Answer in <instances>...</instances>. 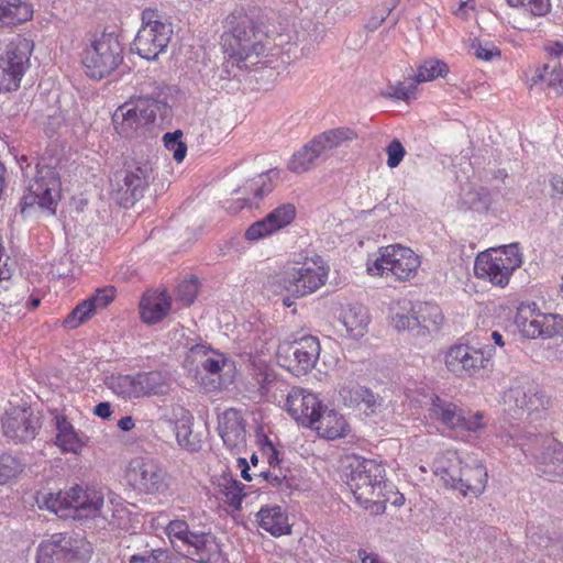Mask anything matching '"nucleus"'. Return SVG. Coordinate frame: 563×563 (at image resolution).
<instances>
[{
  "instance_id": "obj_36",
  "label": "nucleus",
  "mask_w": 563,
  "mask_h": 563,
  "mask_svg": "<svg viewBox=\"0 0 563 563\" xmlns=\"http://www.w3.org/2000/svg\"><path fill=\"white\" fill-rule=\"evenodd\" d=\"M319 158H325L318 141L313 137L299 151H297L288 162V169L295 174H302L312 168Z\"/></svg>"
},
{
  "instance_id": "obj_38",
  "label": "nucleus",
  "mask_w": 563,
  "mask_h": 563,
  "mask_svg": "<svg viewBox=\"0 0 563 563\" xmlns=\"http://www.w3.org/2000/svg\"><path fill=\"white\" fill-rule=\"evenodd\" d=\"M258 525L272 536L278 537L290 531L286 515L279 506H266L257 514Z\"/></svg>"
},
{
  "instance_id": "obj_13",
  "label": "nucleus",
  "mask_w": 563,
  "mask_h": 563,
  "mask_svg": "<svg viewBox=\"0 0 563 563\" xmlns=\"http://www.w3.org/2000/svg\"><path fill=\"white\" fill-rule=\"evenodd\" d=\"M503 399L506 409L515 417L531 415L550 406L549 397L527 377L512 379Z\"/></svg>"
},
{
  "instance_id": "obj_40",
  "label": "nucleus",
  "mask_w": 563,
  "mask_h": 563,
  "mask_svg": "<svg viewBox=\"0 0 563 563\" xmlns=\"http://www.w3.org/2000/svg\"><path fill=\"white\" fill-rule=\"evenodd\" d=\"M68 496L69 489L58 493L41 490L37 492L35 500L41 509L54 512L60 518H67L71 516Z\"/></svg>"
},
{
  "instance_id": "obj_51",
  "label": "nucleus",
  "mask_w": 563,
  "mask_h": 563,
  "mask_svg": "<svg viewBox=\"0 0 563 563\" xmlns=\"http://www.w3.org/2000/svg\"><path fill=\"white\" fill-rule=\"evenodd\" d=\"M23 471V464L11 455L0 456V485L8 484Z\"/></svg>"
},
{
  "instance_id": "obj_37",
  "label": "nucleus",
  "mask_w": 563,
  "mask_h": 563,
  "mask_svg": "<svg viewBox=\"0 0 563 563\" xmlns=\"http://www.w3.org/2000/svg\"><path fill=\"white\" fill-rule=\"evenodd\" d=\"M521 333L528 339L553 338L559 333L558 317L555 314L536 312Z\"/></svg>"
},
{
  "instance_id": "obj_44",
  "label": "nucleus",
  "mask_w": 563,
  "mask_h": 563,
  "mask_svg": "<svg viewBox=\"0 0 563 563\" xmlns=\"http://www.w3.org/2000/svg\"><path fill=\"white\" fill-rule=\"evenodd\" d=\"M218 494L221 499L234 509H240L243 497L244 486L230 475H223L218 482Z\"/></svg>"
},
{
  "instance_id": "obj_47",
  "label": "nucleus",
  "mask_w": 563,
  "mask_h": 563,
  "mask_svg": "<svg viewBox=\"0 0 563 563\" xmlns=\"http://www.w3.org/2000/svg\"><path fill=\"white\" fill-rule=\"evenodd\" d=\"M449 73L448 65L439 59H426L419 67L415 76V82H426L434 80L438 77H444Z\"/></svg>"
},
{
  "instance_id": "obj_12",
  "label": "nucleus",
  "mask_w": 563,
  "mask_h": 563,
  "mask_svg": "<svg viewBox=\"0 0 563 563\" xmlns=\"http://www.w3.org/2000/svg\"><path fill=\"white\" fill-rule=\"evenodd\" d=\"M33 48L34 43L22 36H16L5 46L0 55V92L14 91L20 87Z\"/></svg>"
},
{
  "instance_id": "obj_60",
  "label": "nucleus",
  "mask_w": 563,
  "mask_h": 563,
  "mask_svg": "<svg viewBox=\"0 0 563 563\" xmlns=\"http://www.w3.org/2000/svg\"><path fill=\"white\" fill-rule=\"evenodd\" d=\"M290 389L291 388H289L288 384L284 379L277 377L272 385L269 395L266 397L275 402L280 404L284 398L285 400L287 399V393H289Z\"/></svg>"
},
{
  "instance_id": "obj_50",
  "label": "nucleus",
  "mask_w": 563,
  "mask_h": 563,
  "mask_svg": "<svg viewBox=\"0 0 563 563\" xmlns=\"http://www.w3.org/2000/svg\"><path fill=\"white\" fill-rule=\"evenodd\" d=\"M183 132H167L163 136L165 147L173 153V157L177 163L184 161L187 153V145L181 141Z\"/></svg>"
},
{
  "instance_id": "obj_7",
  "label": "nucleus",
  "mask_w": 563,
  "mask_h": 563,
  "mask_svg": "<svg viewBox=\"0 0 563 563\" xmlns=\"http://www.w3.org/2000/svg\"><path fill=\"white\" fill-rule=\"evenodd\" d=\"M419 256L409 247L393 244L379 249V256L367 263V273L372 276H394L405 282L413 278L420 266Z\"/></svg>"
},
{
  "instance_id": "obj_11",
  "label": "nucleus",
  "mask_w": 563,
  "mask_h": 563,
  "mask_svg": "<svg viewBox=\"0 0 563 563\" xmlns=\"http://www.w3.org/2000/svg\"><path fill=\"white\" fill-rule=\"evenodd\" d=\"M123 48L113 33H102L85 51L82 63L92 78L110 75L123 60Z\"/></svg>"
},
{
  "instance_id": "obj_25",
  "label": "nucleus",
  "mask_w": 563,
  "mask_h": 563,
  "mask_svg": "<svg viewBox=\"0 0 563 563\" xmlns=\"http://www.w3.org/2000/svg\"><path fill=\"white\" fill-rule=\"evenodd\" d=\"M218 430L228 449L233 450L245 444L244 421L238 410L233 408L227 409L219 417Z\"/></svg>"
},
{
  "instance_id": "obj_15",
  "label": "nucleus",
  "mask_w": 563,
  "mask_h": 563,
  "mask_svg": "<svg viewBox=\"0 0 563 563\" xmlns=\"http://www.w3.org/2000/svg\"><path fill=\"white\" fill-rule=\"evenodd\" d=\"M158 102L140 99L119 107L112 115L115 131L123 137L130 139L142 132L156 118Z\"/></svg>"
},
{
  "instance_id": "obj_1",
  "label": "nucleus",
  "mask_w": 563,
  "mask_h": 563,
  "mask_svg": "<svg viewBox=\"0 0 563 563\" xmlns=\"http://www.w3.org/2000/svg\"><path fill=\"white\" fill-rule=\"evenodd\" d=\"M222 24L221 43L229 57L241 67L255 65L258 57L264 54L265 47L253 14L239 7L225 16Z\"/></svg>"
},
{
  "instance_id": "obj_4",
  "label": "nucleus",
  "mask_w": 563,
  "mask_h": 563,
  "mask_svg": "<svg viewBox=\"0 0 563 563\" xmlns=\"http://www.w3.org/2000/svg\"><path fill=\"white\" fill-rule=\"evenodd\" d=\"M185 365L201 377V384L207 390H219L229 383V379L223 378V373L231 372L233 363L225 354L205 344H197L188 351Z\"/></svg>"
},
{
  "instance_id": "obj_54",
  "label": "nucleus",
  "mask_w": 563,
  "mask_h": 563,
  "mask_svg": "<svg viewBox=\"0 0 563 563\" xmlns=\"http://www.w3.org/2000/svg\"><path fill=\"white\" fill-rule=\"evenodd\" d=\"M115 290L113 287L108 286L104 288L97 289L89 298L85 299L90 303L91 309L95 313L99 310L104 309L114 299Z\"/></svg>"
},
{
  "instance_id": "obj_42",
  "label": "nucleus",
  "mask_w": 563,
  "mask_h": 563,
  "mask_svg": "<svg viewBox=\"0 0 563 563\" xmlns=\"http://www.w3.org/2000/svg\"><path fill=\"white\" fill-rule=\"evenodd\" d=\"M176 440L180 448L189 452H198L202 446L200 434L192 431V417L184 416L175 428Z\"/></svg>"
},
{
  "instance_id": "obj_18",
  "label": "nucleus",
  "mask_w": 563,
  "mask_h": 563,
  "mask_svg": "<svg viewBox=\"0 0 563 563\" xmlns=\"http://www.w3.org/2000/svg\"><path fill=\"white\" fill-rule=\"evenodd\" d=\"M287 353L290 355L285 357L288 363L284 366L296 376L305 375L314 367L319 358V340L312 335H305L288 346Z\"/></svg>"
},
{
  "instance_id": "obj_20",
  "label": "nucleus",
  "mask_w": 563,
  "mask_h": 563,
  "mask_svg": "<svg viewBox=\"0 0 563 563\" xmlns=\"http://www.w3.org/2000/svg\"><path fill=\"white\" fill-rule=\"evenodd\" d=\"M322 408L318 397L300 387H291L287 393L285 409L299 423L309 427L313 423L317 411Z\"/></svg>"
},
{
  "instance_id": "obj_34",
  "label": "nucleus",
  "mask_w": 563,
  "mask_h": 563,
  "mask_svg": "<svg viewBox=\"0 0 563 563\" xmlns=\"http://www.w3.org/2000/svg\"><path fill=\"white\" fill-rule=\"evenodd\" d=\"M33 15L26 0H0V27L24 23Z\"/></svg>"
},
{
  "instance_id": "obj_63",
  "label": "nucleus",
  "mask_w": 563,
  "mask_h": 563,
  "mask_svg": "<svg viewBox=\"0 0 563 563\" xmlns=\"http://www.w3.org/2000/svg\"><path fill=\"white\" fill-rule=\"evenodd\" d=\"M9 260L5 249L3 246V240L0 235V283L8 280L11 277V271L9 268Z\"/></svg>"
},
{
  "instance_id": "obj_9",
  "label": "nucleus",
  "mask_w": 563,
  "mask_h": 563,
  "mask_svg": "<svg viewBox=\"0 0 563 563\" xmlns=\"http://www.w3.org/2000/svg\"><path fill=\"white\" fill-rule=\"evenodd\" d=\"M142 21V26L133 41L132 49L142 58L153 60L167 48L173 35V26L169 22L162 21L150 9L143 11Z\"/></svg>"
},
{
  "instance_id": "obj_26",
  "label": "nucleus",
  "mask_w": 563,
  "mask_h": 563,
  "mask_svg": "<svg viewBox=\"0 0 563 563\" xmlns=\"http://www.w3.org/2000/svg\"><path fill=\"white\" fill-rule=\"evenodd\" d=\"M313 419V423H310L309 427L314 429L322 438L333 440L342 438L346 433L347 423L344 417L334 410L323 409L322 407L317 411Z\"/></svg>"
},
{
  "instance_id": "obj_17",
  "label": "nucleus",
  "mask_w": 563,
  "mask_h": 563,
  "mask_svg": "<svg viewBox=\"0 0 563 563\" xmlns=\"http://www.w3.org/2000/svg\"><path fill=\"white\" fill-rule=\"evenodd\" d=\"M59 185L57 174L52 167L37 166L36 175L27 187L29 194L23 197V205H37L54 213L59 197Z\"/></svg>"
},
{
  "instance_id": "obj_53",
  "label": "nucleus",
  "mask_w": 563,
  "mask_h": 563,
  "mask_svg": "<svg viewBox=\"0 0 563 563\" xmlns=\"http://www.w3.org/2000/svg\"><path fill=\"white\" fill-rule=\"evenodd\" d=\"M462 420L456 429L468 433L477 434L487 427V420L481 411L468 412L467 415L462 411Z\"/></svg>"
},
{
  "instance_id": "obj_52",
  "label": "nucleus",
  "mask_w": 563,
  "mask_h": 563,
  "mask_svg": "<svg viewBox=\"0 0 563 563\" xmlns=\"http://www.w3.org/2000/svg\"><path fill=\"white\" fill-rule=\"evenodd\" d=\"M514 8H522L532 16H544L551 11L550 0H507Z\"/></svg>"
},
{
  "instance_id": "obj_29",
  "label": "nucleus",
  "mask_w": 563,
  "mask_h": 563,
  "mask_svg": "<svg viewBox=\"0 0 563 563\" xmlns=\"http://www.w3.org/2000/svg\"><path fill=\"white\" fill-rule=\"evenodd\" d=\"M461 479L457 490L464 496L477 497L485 490L488 481L487 470L481 462L473 461L472 464L464 465Z\"/></svg>"
},
{
  "instance_id": "obj_31",
  "label": "nucleus",
  "mask_w": 563,
  "mask_h": 563,
  "mask_svg": "<svg viewBox=\"0 0 563 563\" xmlns=\"http://www.w3.org/2000/svg\"><path fill=\"white\" fill-rule=\"evenodd\" d=\"M411 310L416 313L419 335H426L427 332L435 330L443 321V314L440 307L431 302H404V310Z\"/></svg>"
},
{
  "instance_id": "obj_2",
  "label": "nucleus",
  "mask_w": 563,
  "mask_h": 563,
  "mask_svg": "<svg viewBox=\"0 0 563 563\" xmlns=\"http://www.w3.org/2000/svg\"><path fill=\"white\" fill-rule=\"evenodd\" d=\"M346 484L354 495L356 501L368 507L380 497H385V489L388 487L385 481V467L382 463L372 459L352 456L349 459Z\"/></svg>"
},
{
  "instance_id": "obj_14",
  "label": "nucleus",
  "mask_w": 563,
  "mask_h": 563,
  "mask_svg": "<svg viewBox=\"0 0 563 563\" xmlns=\"http://www.w3.org/2000/svg\"><path fill=\"white\" fill-rule=\"evenodd\" d=\"M154 168L148 159H135L126 163L124 176L118 183L115 199L124 208L140 200L150 184L154 180Z\"/></svg>"
},
{
  "instance_id": "obj_27",
  "label": "nucleus",
  "mask_w": 563,
  "mask_h": 563,
  "mask_svg": "<svg viewBox=\"0 0 563 563\" xmlns=\"http://www.w3.org/2000/svg\"><path fill=\"white\" fill-rule=\"evenodd\" d=\"M172 299L166 292L145 294L140 301V314L143 322L155 324L162 321L170 310Z\"/></svg>"
},
{
  "instance_id": "obj_61",
  "label": "nucleus",
  "mask_w": 563,
  "mask_h": 563,
  "mask_svg": "<svg viewBox=\"0 0 563 563\" xmlns=\"http://www.w3.org/2000/svg\"><path fill=\"white\" fill-rule=\"evenodd\" d=\"M474 54L477 58L483 60H492L493 57L499 56L497 47L490 43H477L473 44Z\"/></svg>"
},
{
  "instance_id": "obj_23",
  "label": "nucleus",
  "mask_w": 563,
  "mask_h": 563,
  "mask_svg": "<svg viewBox=\"0 0 563 563\" xmlns=\"http://www.w3.org/2000/svg\"><path fill=\"white\" fill-rule=\"evenodd\" d=\"M340 396L344 404L349 407L364 406L366 415L384 413L388 409L384 399L375 395L371 389L360 386L357 384L343 386L340 389Z\"/></svg>"
},
{
  "instance_id": "obj_35",
  "label": "nucleus",
  "mask_w": 563,
  "mask_h": 563,
  "mask_svg": "<svg viewBox=\"0 0 563 563\" xmlns=\"http://www.w3.org/2000/svg\"><path fill=\"white\" fill-rule=\"evenodd\" d=\"M340 321L347 336L358 339L364 335L369 322L367 309L360 303L350 305L342 313Z\"/></svg>"
},
{
  "instance_id": "obj_30",
  "label": "nucleus",
  "mask_w": 563,
  "mask_h": 563,
  "mask_svg": "<svg viewBox=\"0 0 563 563\" xmlns=\"http://www.w3.org/2000/svg\"><path fill=\"white\" fill-rule=\"evenodd\" d=\"M537 459V470L541 476L549 481L563 477V452L558 444L551 440L544 451Z\"/></svg>"
},
{
  "instance_id": "obj_10",
  "label": "nucleus",
  "mask_w": 563,
  "mask_h": 563,
  "mask_svg": "<svg viewBox=\"0 0 563 563\" xmlns=\"http://www.w3.org/2000/svg\"><path fill=\"white\" fill-rule=\"evenodd\" d=\"M125 477L134 490L147 495H163L170 485V476L165 467L148 456L132 459L126 466Z\"/></svg>"
},
{
  "instance_id": "obj_57",
  "label": "nucleus",
  "mask_w": 563,
  "mask_h": 563,
  "mask_svg": "<svg viewBox=\"0 0 563 563\" xmlns=\"http://www.w3.org/2000/svg\"><path fill=\"white\" fill-rule=\"evenodd\" d=\"M417 89V84L410 82H397L394 86H390L388 88V91L385 93L388 98L399 99V100H410L411 98H415V91Z\"/></svg>"
},
{
  "instance_id": "obj_6",
  "label": "nucleus",
  "mask_w": 563,
  "mask_h": 563,
  "mask_svg": "<svg viewBox=\"0 0 563 563\" xmlns=\"http://www.w3.org/2000/svg\"><path fill=\"white\" fill-rule=\"evenodd\" d=\"M521 263L522 260L517 245L510 244L478 254L475 260L474 272L478 278L504 287Z\"/></svg>"
},
{
  "instance_id": "obj_24",
  "label": "nucleus",
  "mask_w": 563,
  "mask_h": 563,
  "mask_svg": "<svg viewBox=\"0 0 563 563\" xmlns=\"http://www.w3.org/2000/svg\"><path fill=\"white\" fill-rule=\"evenodd\" d=\"M56 429L55 444L63 453L80 454L88 443V438L75 430L68 419L60 413H56L53 418Z\"/></svg>"
},
{
  "instance_id": "obj_56",
  "label": "nucleus",
  "mask_w": 563,
  "mask_h": 563,
  "mask_svg": "<svg viewBox=\"0 0 563 563\" xmlns=\"http://www.w3.org/2000/svg\"><path fill=\"white\" fill-rule=\"evenodd\" d=\"M198 294V279L183 280L177 287V297L185 305H191Z\"/></svg>"
},
{
  "instance_id": "obj_48",
  "label": "nucleus",
  "mask_w": 563,
  "mask_h": 563,
  "mask_svg": "<svg viewBox=\"0 0 563 563\" xmlns=\"http://www.w3.org/2000/svg\"><path fill=\"white\" fill-rule=\"evenodd\" d=\"M129 563H180V559L170 551L158 548L132 555Z\"/></svg>"
},
{
  "instance_id": "obj_43",
  "label": "nucleus",
  "mask_w": 563,
  "mask_h": 563,
  "mask_svg": "<svg viewBox=\"0 0 563 563\" xmlns=\"http://www.w3.org/2000/svg\"><path fill=\"white\" fill-rule=\"evenodd\" d=\"M107 386L123 398H140L141 389L137 375H112L107 378Z\"/></svg>"
},
{
  "instance_id": "obj_32",
  "label": "nucleus",
  "mask_w": 563,
  "mask_h": 563,
  "mask_svg": "<svg viewBox=\"0 0 563 563\" xmlns=\"http://www.w3.org/2000/svg\"><path fill=\"white\" fill-rule=\"evenodd\" d=\"M272 190V185L268 178L264 175H260L251 180H247L241 188L236 189V194H241L238 198L242 201L238 207H227L230 212H236L244 207H253Z\"/></svg>"
},
{
  "instance_id": "obj_39",
  "label": "nucleus",
  "mask_w": 563,
  "mask_h": 563,
  "mask_svg": "<svg viewBox=\"0 0 563 563\" xmlns=\"http://www.w3.org/2000/svg\"><path fill=\"white\" fill-rule=\"evenodd\" d=\"M431 419L438 420L444 426L456 429L462 420V410L451 401H446L439 396H434L429 407Z\"/></svg>"
},
{
  "instance_id": "obj_28",
  "label": "nucleus",
  "mask_w": 563,
  "mask_h": 563,
  "mask_svg": "<svg viewBox=\"0 0 563 563\" xmlns=\"http://www.w3.org/2000/svg\"><path fill=\"white\" fill-rule=\"evenodd\" d=\"M464 465L455 452L448 451L434 461V474L439 476L446 486L453 489L460 487Z\"/></svg>"
},
{
  "instance_id": "obj_16",
  "label": "nucleus",
  "mask_w": 563,
  "mask_h": 563,
  "mask_svg": "<svg viewBox=\"0 0 563 563\" xmlns=\"http://www.w3.org/2000/svg\"><path fill=\"white\" fill-rule=\"evenodd\" d=\"M444 364L449 372L460 378L484 377L493 366L489 355L481 349L468 345H453L444 355Z\"/></svg>"
},
{
  "instance_id": "obj_58",
  "label": "nucleus",
  "mask_w": 563,
  "mask_h": 563,
  "mask_svg": "<svg viewBox=\"0 0 563 563\" xmlns=\"http://www.w3.org/2000/svg\"><path fill=\"white\" fill-rule=\"evenodd\" d=\"M387 153V166L389 168H396L402 161L406 151L399 140H393L386 147Z\"/></svg>"
},
{
  "instance_id": "obj_46",
  "label": "nucleus",
  "mask_w": 563,
  "mask_h": 563,
  "mask_svg": "<svg viewBox=\"0 0 563 563\" xmlns=\"http://www.w3.org/2000/svg\"><path fill=\"white\" fill-rule=\"evenodd\" d=\"M404 302H410L409 300H399L391 307V325L397 331H417L419 335V328L416 313L411 310H404Z\"/></svg>"
},
{
  "instance_id": "obj_3",
  "label": "nucleus",
  "mask_w": 563,
  "mask_h": 563,
  "mask_svg": "<svg viewBox=\"0 0 563 563\" xmlns=\"http://www.w3.org/2000/svg\"><path fill=\"white\" fill-rule=\"evenodd\" d=\"M329 267L320 256L303 262L300 266H290L273 278L275 291H286L295 297L314 292L328 279Z\"/></svg>"
},
{
  "instance_id": "obj_55",
  "label": "nucleus",
  "mask_w": 563,
  "mask_h": 563,
  "mask_svg": "<svg viewBox=\"0 0 563 563\" xmlns=\"http://www.w3.org/2000/svg\"><path fill=\"white\" fill-rule=\"evenodd\" d=\"M277 376L274 372L266 365L262 367H257L254 373V379L258 385V391L262 396H268L272 390V385L274 384Z\"/></svg>"
},
{
  "instance_id": "obj_8",
  "label": "nucleus",
  "mask_w": 563,
  "mask_h": 563,
  "mask_svg": "<svg viewBox=\"0 0 563 563\" xmlns=\"http://www.w3.org/2000/svg\"><path fill=\"white\" fill-rule=\"evenodd\" d=\"M91 545L84 538L56 533L41 542L36 563H87Z\"/></svg>"
},
{
  "instance_id": "obj_21",
  "label": "nucleus",
  "mask_w": 563,
  "mask_h": 563,
  "mask_svg": "<svg viewBox=\"0 0 563 563\" xmlns=\"http://www.w3.org/2000/svg\"><path fill=\"white\" fill-rule=\"evenodd\" d=\"M296 216V208L292 203H284L275 208L264 219L254 222L245 232V238L250 241H257L285 227H287Z\"/></svg>"
},
{
  "instance_id": "obj_19",
  "label": "nucleus",
  "mask_w": 563,
  "mask_h": 563,
  "mask_svg": "<svg viewBox=\"0 0 563 563\" xmlns=\"http://www.w3.org/2000/svg\"><path fill=\"white\" fill-rule=\"evenodd\" d=\"M69 505L70 517H96L102 516L108 519L107 515L102 512L104 505V496L100 489L93 487H86L75 485L69 488Z\"/></svg>"
},
{
  "instance_id": "obj_22",
  "label": "nucleus",
  "mask_w": 563,
  "mask_h": 563,
  "mask_svg": "<svg viewBox=\"0 0 563 563\" xmlns=\"http://www.w3.org/2000/svg\"><path fill=\"white\" fill-rule=\"evenodd\" d=\"M3 433L16 442H26L35 438L38 419L26 408H14L3 421Z\"/></svg>"
},
{
  "instance_id": "obj_41",
  "label": "nucleus",
  "mask_w": 563,
  "mask_h": 563,
  "mask_svg": "<svg viewBox=\"0 0 563 563\" xmlns=\"http://www.w3.org/2000/svg\"><path fill=\"white\" fill-rule=\"evenodd\" d=\"M139 385L142 387L141 397L166 395L170 389V377L161 371L139 373Z\"/></svg>"
},
{
  "instance_id": "obj_5",
  "label": "nucleus",
  "mask_w": 563,
  "mask_h": 563,
  "mask_svg": "<svg viewBox=\"0 0 563 563\" xmlns=\"http://www.w3.org/2000/svg\"><path fill=\"white\" fill-rule=\"evenodd\" d=\"M172 543L184 549L186 555L197 563H212L220 554V547L211 533L195 532L184 520H173L166 527Z\"/></svg>"
},
{
  "instance_id": "obj_62",
  "label": "nucleus",
  "mask_w": 563,
  "mask_h": 563,
  "mask_svg": "<svg viewBox=\"0 0 563 563\" xmlns=\"http://www.w3.org/2000/svg\"><path fill=\"white\" fill-rule=\"evenodd\" d=\"M255 479L261 483L267 482L273 487L283 488L284 486H288L286 477H280L278 475H274L269 472H261L260 474L255 475Z\"/></svg>"
},
{
  "instance_id": "obj_45",
  "label": "nucleus",
  "mask_w": 563,
  "mask_h": 563,
  "mask_svg": "<svg viewBox=\"0 0 563 563\" xmlns=\"http://www.w3.org/2000/svg\"><path fill=\"white\" fill-rule=\"evenodd\" d=\"M533 84L538 80L547 84L555 92L563 91V66L556 58H549L542 70L532 79Z\"/></svg>"
},
{
  "instance_id": "obj_33",
  "label": "nucleus",
  "mask_w": 563,
  "mask_h": 563,
  "mask_svg": "<svg viewBox=\"0 0 563 563\" xmlns=\"http://www.w3.org/2000/svg\"><path fill=\"white\" fill-rule=\"evenodd\" d=\"M357 139V132L347 126L330 129L316 136V140L318 141L325 157L333 150L347 147L350 143L356 141Z\"/></svg>"
},
{
  "instance_id": "obj_64",
  "label": "nucleus",
  "mask_w": 563,
  "mask_h": 563,
  "mask_svg": "<svg viewBox=\"0 0 563 563\" xmlns=\"http://www.w3.org/2000/svg\"><path fill=\"white\" fill-rule=\"evenodd\" d=\"M5 285H0V305L3 307H11L16 303V296H14L9 285V279L3 280Z\"/></svg>"
},
{
  "instance_id": "obj_59",
  "label": "nucleus",
  "mask_w": 563,
  "mask_h": 563,
  "mask_svg": "<svg viewBox=\"0 0 563 563\" xmlns=\"http://www.w3.org/2000/svg\"><path fill=\"white\" fill-rule=\"evenodd\" d=\"M536 303H521L515 317V323L520 330V332L525 329L527 323L531 320L533 314L536 313Z\"/></svg>"
},
{
  "instance_id": "obj_49",
  "label": "nucleus",
  "mask_w": 563,
  "mask_h": 563,
  "mask_svg": "<svg viewBox=\"0 0 563 563\" xmlns=\"http://www.w3.org/2000/svg\"><path fill=\"white\" fill-rule=\"evenodd\" d=\"M93 314L95 312L92 311L90 303H88L86 300H82L65 318L63 324L67 329H76L89 320Z\"/></svg>"
}]
</instances>
